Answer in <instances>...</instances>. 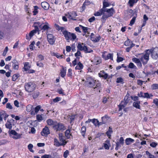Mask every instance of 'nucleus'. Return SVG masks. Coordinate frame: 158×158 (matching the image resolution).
Segmentation results:
<instances>
[{"label":"nucleus","instance_id":"obj_29","mask_svg":"<svg viewBox=\"0 0 158 158\" xmlns=\"http://www.w3.org/2000/svg\"><path fill=\"white\" fill-rule=\"evenodd\" d=\"M138 0H129L128 4L131 7H132L134 4L137 2Z\"/></svg>","mask_w":158,"mask_h":158},{"label":"nucleus","instance_id":"obj_53","mask_svg":"<svg viewBox=\"0 0 158 158\" xmlns=\"http://www.w3.org/2000/svg\"><path fill=\"white\" fill-rule=\"evenodd\" d=\"M117 142L121 144V145H123L124 143V139L122 137H120L119 140Z\"/></svg>","mask_w":158,"mask_h":158},{"label":"nucleus","instance_id":"obj_54","mask_svg":"<svg viewBox=\"0 0 158 158\" xmlns=\"http://www.w3.org/2000/svg\"><path fill=\"white\" fill-rule=\"evenodd\" d=\"M152 96L153 95L152 94L149 95L148 93H144L143 98H150V96L152 97Z\"/></svg>","mask_w":158,"mask_h":158},{"label":"nucleus","instance_id":"obj_35","mask_svg":"<svg viewBox=\"0 0 158 158\" xmlns=\"http://www.w3.org/2000/svg\"><path fill=\"white\" fill-rule=\"evenodd\" d=\"M132 44H133L132 42L129 39H128L124 42V45L126 46H131Z\"/></svg>","mask_w":158,"mask_h":158},{"label":"nucleus","instance_id":"obj_15","mask_svg":"<svg viewBox=\"0 0 158 158\" xmlns=\"http://www.w3.org/2000/svg\"><path fill=\"white\" fill-rule=\"evenodd\" d=\"M59 138L60 142L63 145H64L67 143L64 139L63 138V134L62 133L59 134Z\"/></svg>","mask_w":158,"mask_h":158},{"label":"nucleus","instance_id":"obj_34","mask_svg":"<svg viewBox=\"0 0 158 158\" xmlns=\"http://www.w3.org/2000/svg\"><path fill=\"white\" fill-rule=\"evenodd\" d=\"M55 27L59 31L60 30L62 32V31L63 30H64L65 29L64 27H60L57 24H55Z\"/></svg>","mask_w":158,"mask_h":158},{"label":"nucleus","instance_id":"obj_61","mask_svg":"<svg viewBox=\"0 0 158 158\" xmlns=\"http://www.w3.org/2000/svg\"><path fill=\"white\" fill-rule=\"evenodd\" d=\"M132 60L133 62L135 63L136 64H137L140 60V59H138V58L135 57V58H133L132 59Z\"/></svg>","mask_w":158,"mask_h":158},{"label":"nucleus","instance_id":"obj_30","mask_svg":"<svg viewBox=\"0 0 158 158\" xmlns=\"http://www.w3.org/2000/svg\"><path fill=\"white\" fill-rule=\"evenodd\" d=\"M113 131L111 127H109L108 130L106 132V134L108 137L109 138H110L111 136V134L112 133Z\"/></svg>","mask_w":158,"mask_h":158},{"label":"nucleus","instance_id":"obj_42","mask_svg":"<svg viewBox=\"0 0 158 158\" xmlns=\"http://www.w3.org/2000/svg\"><path fill=\"white\" fill-rule=\"evenodd\" d=\"M38 7L37 6H34V10L33 11V15H36L38 13Z\"/></svg>","mask_w":158,"mask_h":158},{"label":"nucleus","instance_id":"obj_18","mask_svg":"<svg viewBox=\"0 0 158 158\" xmlns=\"http://www.w3.org/2000/svg\"><path fill=\"white\" fill-rule=\"evenodd\" d=\"M71 128V127H69L68 129L65 132V136L68 139L70 138V136L72 135L70 134V130Z\"/></svg>","mask_w":158,"mask_h":158},{"label":"nucleus","instance_id":"obj_14","mask_svg":"<svg viewBox=\"0 0 158 158\" xmlns=\"http://www.w3.org/2000/svg\"><path fill=\"white\" fill-rule=\"evenodd\" d=\"M86 46L85 44L84 43H81L80 42H79L77 47L78 49L79 50L84 51Z\"/></svg>","mask_w":158,"mask_h":158},{"label":"nucleus","instance_id":"obj_52","mask_svg":"<svg viewBox=\"0 0 158 158\" xmlns=\"http://www.w3.org/2000/svg\"><path fill=\"white\" fill-rule=\"evenodd\" d=\"M92 122L95 125L97 126L98 125V121L97 119L94 118L92 119Z\"/></svg>","mask_w":158,"mask_h":158},{"label":"nucleus","instance_id":"obj_33","mask_svg":"<svg viewBox=\"0 0 158 158\" xmlns=\"http://www.w3.org/2000/svg\"><path fill=\"white\" fill-rule=\"evenodd\" d=\"M146 153L147 155L148 156V158H157L158 156H155L154 155L151 154L148 151H146Z\"/></svg>","mask_w":158,"mask_h":158},{"label":"nucleus","instance_id":"obj_57","mask_svg":"<svg viewBox=\"0 0 158 158\" xmlns=\"http://www.w3.org/2000/svg\"><path fill=\"white\" fill-rule=\"evenodd\" d=\"M57 92L60 94H61L62 95H64L65 94L63 91V90L61 89H57Z\"/></svg>","mask_w":158,"mask_h":158},{"label":"nucleus","instance_id":"obj_10","mask_svg":"<svg viewBox=\"0 0 158 158\" xmlns=\"http://www.w3.org/2000/svg\"><path fill=\"white\" fill-rule=\"evenodd\" d=\"M50 132L48 127L46 126L43 128L42 131L41 132L42 135L45 137H47L48 135L50 134Z\"/></svg>","mask_w":158,"mask_h":158},{"label":"nucleus","instance_id":"obj_62","mask_svg":"<svg viewBox=\"0 0 158 158\" xmlns=\"http://www.w3.org/2000/svg\"><path fill=\"white\" fill-rule=\"evenodd\" d=\"M8 48L7 47H6L5 49L4 50V51L2 53V55L3 56H5L6 54V53L8 51Z\"/></svg>","mask_w":158,"mask_h":158},{"label":"nucleus","instance_id":"obj_50","mask_svg":"<svg viewBox=\"0 0 158 158\" xmlns=\"http://www.w3.org/2000/svg\"><path fill=\"white\" fill-rule=\"evenodd\" d=\"M128 67L131 69H135L136 66L132 63H130L128 65Z\"/></svg>","mask_w":158,"mask_h":158},{"label":"nucleus","instance_id":"obj_17","mask_svg":"<svg viewBox=\"0 0 158 158\" xmlns=\"http://www.w3.org/2000/svg\"><path fill=\"white\" fill-rule=\"evenodd\" d=\"M42 7L45 10H48L49 7V5L46 2H43L41 3Z\"/></svg>","mask_w":158,"mask_h":158},{"label":"nucleus","instance_id":"obj_12","mask_svg":"<svg viewBox=\"0 0 158 158\" xmlns=\"http://www.w3.org/2000/svg\"><path fill=\"white\" fill-rule=\"evenodd\" d=\"M8 116V115L6 114V112L4 111H0V121L2 120L3 118L4 120L6 121V118Z\"/></svg>","mask_w":158,"mask_h":158},{"label":"nucleus","instance_id":"obj_7","mask_svg":"<svg viewBox=\"0 0 158 158\" xmlns=\"http://www.w3.org/2000/svg\"><path fill=\"white\" fill-rule=\"evenodd\" d=\"M150 54H151V57L152 58L155 60L158 59V48H155L153 50L152 49L149 50Z\"/></svg>","mask_w":158,"mask_h":158},{"label":"nucleus","instance_id":"obj_64","mask_svg":"<svg viewBox=\"0 0 158 158\" xmlns=\"http://www.w3.org/2000/svg\"><path fill=\"white\" fill-rule=\"evenodd\" d=\"M6 107L9 109H12L13 107L11 104L10 103H8L6 105Z\"/></svg>","mask_w":158,"mask_h":158},{"label":"nucleus","instance_id":"obj_41","mask_svg":"<svg viewBox=\"0 0 158 158\" xmlns=\"http://www.w3.org/2000/svg\"><path fill=\"white\" fill-rule=\"evenodd\" d=\"M22 134H18L17 132L16 134L13 137V138L14 139H20L21 137Z\"/></svg>","mask_w":158,"mask_h":158},{"label":"nucleus","instance_id":"obj_6","mask_svg":"<svg viewBox=\"0 0 158 158\" xmlns=\"http://www.w3.org/2000/svg\"><path fill=\"white\" fill-rule=\"evenodd\" d=\"M53 127L54 130H56L57 131L66 129L65 126L62 123H57V122H56V124L54 126H53Z\"/></svg>","mask_w":158,"mask_h":158},{"label":"nucleus","instance_id":"obj_49","mask_svg":"<svg viewBox=\"0 0 158 158\" xmlns=\"http://www.w3.org/2000/svg\"><path fill=\"white\" fill-rule=\"evenodd\" d=\"M117 62H119L121 61H122L123 60V58L119 56V54H118V53H117Z\"/></svg>","mask_w":158,"mask_h":158},{"label":"nucleus","instance_id":"obj_51","mask_svg":"<svg viewBox=\"0 0 158 158\" xmlns=\"http://www.w3.org/2000/svg\"><path fill=\"white\" fill-rule=\"evenodd\" d=\"M117 82L118 83H121L122 84L123 83V80L122 77H118L117 78Z\"/></svg>","mask_w":158,"mask_h":158},{"label":"nucleus","instance_id":"obj_56","mask_svg":"<svg viewBox=\"0 0 158 158\" xmlns=\"http://www.w3.org/2000/svg\"><path fill=\"white\" fill-rule=\"evenodd\" d=\"M69 155V151L68 150H66L63 154V156L64 158H67Z\"/></svg>","mask_w":158,"mask_h":158},{"label":"nucleus","instance_id":"obj_28","mask_svg":"<svg viewBox=\"0 0 158 158\" xmlns=\"http://www.w3.org/2000/svg\"><path fill=\"white\" fill-rule=\"evenodd\" d=\"M83 66L82 64L79 62L75 68L76 70H81L83 68Z\"/></svg>","mask_w":158,"mask_h":158},{"label":"nucleus","instance_id":"obj_5","mask_svg":"<svg viewBox=\"0 0 158 158\" xmlns=\"http://www.w3.org/2000/svg\"><path fill=\"white\" fill-rule=\"evenodd\" d=\"M96 81L91 77H87L86 78V83L90 87H94L95 86Z\"/></svg>","mask_w":158,"mask_h":158},{"label":"nucleus","instance_id":"obj_4","mask_svg":"<svg viewBox=\"0 0 158 158\" xmlns=\"http://www.w3.org/2000/svg\"><path fill=\"white\" fill-rule=\"evenodd\" d=\"M36 87L35 84L31 82L26 83L24 85L26 91L29 93L33 91L35 89Z\"/></svg>","mask_w":158,"mask_h":158},{"label":"nucleus","instance_id":"obj_25","mask_svg":"<svg viewBox=\"0 0 158 158\" xmlns=\"http://www.w3.org/2000/svg\"><path fill=\"white\" fill-rule=\"evenodd\" d=\"M128 13L132 16L134 15V16H137V11L135 9L134 10L132 9L129 10L128 11Z\"/></svg>","mask_w":158,"mask_h":158},{"label":"nucleus","instance_id":"obj_36","mask_svg":"<svg viewBox=\"0 0 158 158\" xmlns=\"http://www.w3.org/2000/svg\"><path fill=\"white\" fill-rule=\"evenodd\" d=\"M33 106L30 104L27 105L26 106V110L27 112L31 111L32 109Z\"/></svg>","mask_w":158,"mask_h":158},{"label":"nucleus","instance_id":"obj_63","mask_svg":"<svg viewBox=\"0 0 158 158\" xmlns=\"http://www.w3.org/2000/svg\"><path fill=\"white\" fill-rule=\"evenodd\" d=\"M157 143L154 142H153L150 143V146L152 148H155L157 145Z\"/></svg>","mask_w":158,"mask_h":158},{"label":"nucleus","instance_id":"obj_40","mask_svg":"<svg viewBox=\"0 0 158 158\" xmlns=\"http://www.w3.org/2000/svg\"><path fill=\"white\" fill-rule=\"evenodd\" d=\"M8 142V141L5 139L0 140V146L4 145Z\"/></svg>","mask_w":158,"mask_h":158},{"label":"nucleus","instance_id":"obj_2","mask_svg":"<svg viewBox=\"0 0 158 158\" xmlns=\"http://www.w3.org/2000/svg\"><path fill=\"white\" fill-rule=\"evenodd\" d=\"M150 52L149 49L145 51V53L142 54L140 58V59L143 65L146 64L149 60V56L150 54Z\"/></svg>","mask_w":158,"mask_h":158},{"label":"nucleus","instance_id":"obj_24","mask_svg":"<svg viewBox=\"0 0 158 158\" xmlns=\"http://www.w3.org/2000/svg\"><path fill=\"white\" fill-rule=\"evenodd\" d=\"M46 122L48 125L49 126L53 125V126H54L55 124H56V122L53 121L51 119H49L47 120Z\"/></svg>","mask_w":158,"mask_h":158},{"label":"nucleus","instance_id":"obj_45","mask_svg":"<svg viewBox=\"0 0 158 158\" xmlns=\"http://www.w3.org/2000/svg\"><path fill=\"white\" fill-rule=\"evenodd\" d=\"M36 119L37 120L40 122L43 120V117L40 114H37L36 116Z\"/></svg>","mask_w":158,"mask_h":158},{"label":"nucleus","instance_id":"obj_55","mask_svg":"<svg viewBox=\"0 0 158 158\" xmlns=\"http://www.w3.org/2000/svg\"><path fill=\"white\" fill-rule=\"evenodd\" d=\"M80 26L84 32L85 33L87 32V30L88 29V27H84L81 25H80Z\"/></svg>","mask_w":158,"mask_h":158},{"label":"nucleus","instance_id":"obj_58","mask_svg":"<svg viewBox=\"0 0 158 158\" xmlns=\"http://www.w3.org/2000/svg\"><path fill=\"white\" fill-rule=\"evenodd\" d=\"M130 99V98L129 97V96L126 95L124 98V101L126 102L127 103L129 102Z\"/></svg>","mask_w":158,"mask_h":158},{"label":"nucleus","instance_id":"obj_46","mask_svg":"<svg viewBox=\"0 0 158 158\" xmlns=\"http://www.w3.org/2000/svg\"><path fill=\"white\" fill-rule=\"evenodd\" d=\"M37 31L36 30H33L31 31L29 34V36L31 38L34 35L35 33H36Z\"/></svg>","mask_w":158,"mask_h":158},{"label":"nucleus","instance_id":"obj_8","mask_svg":"<svg viewBox=\"0 0 158 158\" xmlns=\"http://www.w3.org/2000/svg\"><path fill=\"white\" fill-rule=\"evenodd\" d=\"M91 40L94 42H97L99 41L101 37L98 34H94L93 33L91 34Z\"/></svg>","mask_w":158,"mask_h":158},{"label":"nucleus","instance_id":"obj_39","mask_svg":"<svg viewBox=\"0 0 158 158\" xmlns=\"http://www.w3.org/2000/svg\"><path fill=\"white\" fill-rule=\"evenodd\" d=\"M86 127L85 126L82 127L81 128V135L84 137L85 133L86 131Z\"/></svg>","mask_w":158,"mask_h":158},{"label":"nucleus","instance_id":"obj_21","mask_svg":"<svg viewBox=\"0 0 158 158\" xmlns=\"http://www.w3.org/2000/svg\"><path fill=\"white\" fill-rule=\"evenodd\" d=\"M41 106L40 105L36 106L34 110L35 112H34L33 110L31 112V115H35V113H37L41 109Z\"/></svg>","mask_w":158,"mask_h":158},{"label":"nucleus","instance_id":"obj_59","mask_svg":"<svg viewBox=\"0 0 158 158\" xmlns=\"http://www.w3.org/2000/svg\"><path fill=\"white\" fill-rule=\"evenodd\" d=\"M135 46V44H132L129 47L127 48H126V52H128L130 51L131 49L132 48V47Z\"/></svg>","mask_w":158,"mask_h":158},{"label":"nucleus","instance_id":"obj_32","mask_svg":"<svg viewBox=\"0 0 158 158\" xmlns=\"http://www.w3.org/2000/svg\"><path fill=\"white\" fill-rule=\"evenodd\" d=\"M54 145L57 147H59L60 146L63 145L60 142L59 143L58 140L55 138L54 140Z\"/></svg>","mask_w":158,"mask_h":158},{"label":"nucleus","instance_id":"obj_20","mask_svg":"<svg viewBox=\"0 0 158 158\" xmlns=\"http://www.w3.org/2000/svg\"><path fill=\"white\" fill-rule=\"evenodd\" d=\"M127 103L124 101H122L120 104L118 106L119 107V111L121 110L127 105Z\"/></svg>","mask_w":158,"mask_h":158},{"label":"nucleus","instance_id":"obj_3","mask_svg":"<svg viewBox=\"0 0 158 158\" xmlns=\"http://www.w3.org/2000/svg\"><path fill=\"white\" fill-rule=\"evenodd\" d=\"M62 33L67 40H74L76 38V35L74 33H71L66 30H63L62 31Z\"/></svg>","mask_w":158,"mask_h":158},{"label":"nucleus","instance_id":"obj_47","mask_svg":"<svg viewBox=\"0 0 158 158\" xmlns=\"http://www.w3.org/2000/svg\"><path fill=\"white\" fill-rule=\"evenodd\" d=\"M19 76V75L18 74H14L12 77V80L13 81H16Z\"/></svg>","mask_w":158,"mask_h":158},{"label":"nucleus","instance_id":"obj_23","mask_svg":"<svg viewBox=\"0 0 158 158\" xmlns=\"http://www.w3.org/2000/svg\"><path fill=\"white\" fill-rule=\"evenodd\" d=\"M134 141L135 140L134 139L130 138H127L125 140L126 143L127 145L131 144L132 143H133Z\"/></svg>","mask_w":158,"mask_h":158},{"label":"nucleus","instance_id":"obj_9","mask_svg":"<svg viewBox=\"0 0 158 158\" xmlns=\"http://www.w3.org/2000/svg\"><path fill=\"white\" fill-rule=\"evenodd\" d=\"M47 38L48 41L50 44L53 45L56 39L52 34H48L47 35Z\"/></svg>","mask_w":158,"mask_h":158},{"label":"nucleus","instance_id":"obj_26","mask_svg":"<svg viewBox=\"0 0 158 158\" xmlns=\"http://www.w3.org/2000/svg\"><path fill=\"white\" fill-rule=\"evenodd\" d=\"M140 102L139 101H137L134 102L133 103V106L136 108L140 109Z\"/></svg>","mask_w":158,"mask_h":158},{"label":"nucleus","instance_id":"obj_16","mask_svg":"<svg viewBox=\"0 0 158 158\" xmlns=\"http://www.w3.org/2000/svg\"><path fill=\"white\" fill-rule=\"evenodd\" d=\"M98 75L100 77H102L105 79H106L108 76L107 74L105 73L103 70L101 71L98 73Z\"/></svg>","mask_w":158,"mask_h":158},{"label":"nucleus","instance_id":"obj_37","mask_svg":"<svg viewBox=\"0 0 158 158\" xmlns=\"http://www.w3.org/2000/svg\"><path fill=\"white\" fill-rule=\"evenodd\" d=\"M109 59H110L111 60L113 59V54L109 53L106 56V58H105V60H108Z\"/></svg>","mask_w":158,"mask_h":158},{"label":"nucleus","instance_id":"obj_31","mask_svg":"<svg viewBox=\"0 0 158 158\" xmlns=\"http://www.w3.org/2000/svg\"><path fill=\"white\" fill-rule=\"evenodd\" d=\"M86 53H91L93 52V50L87 47L86 46L85 47V50L84 51Z\"/></svg>","mask_w":158,"mask_h":158},{"label":"nucleus","instance_id":"obj_19","mask_svg":"<svg viewBox=\"0 0 158 158\" xmlns=\"http://www.w3.org/2000/svg\"><path fill=\"white\" fill-rule=\"evenodd\" d=\"M12 63L13 68L15 69H18L19 68V64L17 61L15 60H13Z\"/></svg>","mask_w":158,"mask_h":158},{"label":"nucleus","instance_id":"obj_60","mask_svg":"<svg viewBox=\"0 0 158 158\" xmlns=\"http://www.w3.org/2000/svg\"><path fill=\"white\" fill-rule=\"evenodd\" d=\"M152 89H158V84H153L152 86Z\"/></svg>","mask_w":158,"mask_h":158},{"label":"nucleus","instance_id":"obj_27","mask_svg":"<svg viewBox=\"0 0 158 158\" xmlns=\"http://www.w3.org/2000/svg\"><path fill=\"white\" fill-rule=\"evenodd\" d=\"M31 68V66L28 62H25L24 64L23 69L25 71H27L29 70Z\"/></svg>","mask_w":158,"mask_h":158},{"label":"nucleus","instance_id":"obj_11","mask_svg":"<svg viewBox=\"0 0 158 158\" xmlns=\"http://www.w3.org/2000/svg\"><path fill=\"white\" fill-rule=\"evenodd\" d=\"M66 15L68 18L71 19L75 20V19L74 18L77 16V14L75 11H72L70 13H68Z\"/></svg>","mask_w":158,"mask_h":158},{"label":"nucleus","instance_id":"obj_44","mask_svg":"<svg viewBox=\"0 0 158 158\" xmlns=\"http://www.w3.org/2000/svg\"><path fill=\"white\" fill-rule=\"evenodd\" d=\"M137 17L136 16H134L133 17L131 20L130 23L129 24V25L130 26H132L135 23L136 18Z\"/></svg>","mask_w":158,"mask_h":158},{"label":"nucleus","instance_id":"obj_43","mask_svg":"<svg viewBox=\"0 0 158 158\" xmlns=\"http://www.w3.org/2000/svg\"><path fill=\"white\" fill-rule=\"evenodd\" d=\"M39 95V92L38 91H36L32 94V97L34 98H36Z\"/></svg>","mask_w":158,"mask_h":158},{"label":"nucleus","instance_id":"obj_1","mask_svg":"<svg viewBox=\"0 0 158 158\" xmlns=\"http://www.w3.org/2000/svg\"><path fill=\"white\" fill-rule=\"evenodd\" d=\"M103 0L102 8L95 12L94 15L96 16H101L103 15L101 19L102 22L104 23L107 18L113 15L114 13V10L113 8L109 9L106 8V7L110 6L111 4L105 0Z\"/></svg>","mask_w":158,"mask_h":158},{"label":"nucleus","instance_id":"obj_13","mask_svg":"<svg viewBox=\"0 0 158 158\" xmlns=\"http://www.w3.org/2000/svg\"><path fill=\"white\" fill-rule=\"evenodd\" d=\"M14 121V120L12 119H10L9 120H7L5 124L6 127L9 129H11L12 127V123Z\"/></svg>","mask_w":158,"mask_h":158},{"label":"nucleus","instance_id":"obj_22","mask_svg":"<svg viewBox=\"0 0 158 158\" xmlns=\"http://www.w3.org/2000/svg\"><path fill=\"white\" fill-rule=\"evenodd\" d=\"M66 68L62 67V69L60 71V74L61 76L62 77H64L66 74Z\"/></svg>","mask_w":158,"mask_h":158},{"label":"nucleus","instance_id":"obj_38","mask_svg":"<svg viewBox=\"0 0 158 158\" xmlns=\"http://www.w3.org/2000/svg\"><path fill=\"white\" fill-rule=\"evenodd\" d=\"M49 28V24L47 22L45 23V25L43 27V29L44 30H48Z\"/></svg>","mask_w":158,"mask_h":158},{"label":"nucleus","instance_id":"obj_48","mask_svg":"<svg viewBox=\"0 0 158 158\" xmlns=\"http://www.w3.org/2000/svg\"><path fill=\"white\" fill-rule=\"evenodd\" d=\"M28 148L29 150L31 152H33L34 151L32 149V148H33V145L31 144H29L28 145Z\"/></svg>","mask_w":158,"mask_h":158}]
</instances>
